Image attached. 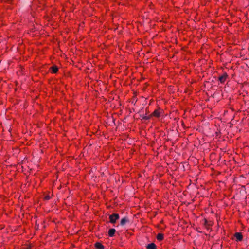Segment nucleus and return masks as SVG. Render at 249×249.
I'll list each match as a JSON object with an SVG mask.
<instances>
[{"instance_id": "f257e3e1", "label": "nucleus", "mask_w": 249, "mask_h": 249, "mask_svg": "<svg viewBox=\"0 0 249 249\" xmlns=\"http://www.w3.org/2000/svg\"><path fill=\"white\" fill-rule=\"evenodd\" d=\"M109 218L110 223H114L119 218V215L117 213H113L109 215Z\"/></svg>"}, {"instance_id": "f03ea898", "label": "nucleus", "mask_w": 249, "mask_h": 249, "mask_svg": "<svg viewBox=\"0 0 249 249\" xmlns=\"http://www.w3.org/2000/svg\"><path fill=\"white\" fill-rule=\"evenodd\" d=\"M235 237L236 239V240L238 241H241L243 239V236L242 234L240 232H236L235 234Z\"/></svg>"}, {"instance_id": "7ed1b4c3", "label": "nucleus", "mask_w": 249, "mask_h": 249, "mask_svg": "<svg viewBox=\"0 0 249 249\" xmlns=\"http://www.w3.org/2000/svg\"><path fill=\"white\" fill-rule=\"evenodd\" d=\"M227 75L226 73L223 74L219 77V80L221 83H224L227 79Z\"/></svg>"}, {"instance_id": "20e7f679", "label": "nucleus", "mask_w": 249, "mask_h": 249, "mask_svg": "<svg viewBox=\"0 0 249 249\" xmlns=\"http://www.w3.org/2000/svg\"><path fill=\"white\" fill-rule=\"evenodd\" d=\"M129 221V220L127 217H124L122 218L120 222V225L121 226H124L127 222Z\"/></svg>"}, {"instance_id": "39448f33", "label": "nucleus", "mask_w": 249, "mask_h": 249, "mask_svg": "<svg viewBox=\"0 0 249 249\" xmlns=\"http://www.w3.org/2000/svg\"><path fill=\"white\" fill-rule=\"evenodd\" d=\"M115 231H116V230L115 229H113V228L110 229L108 231L109 236L112 237L113 236H114Z\"/></svg>"}, {"instance_id": "423d86ee", "label": "nucleus", "mask_w": 249, "mask_h": 249, "mask_svg": "<svg viewBox=\"0 0 249 249\" xmlns=\"http://www.w3.org/2000/svg\"><path fill=\"white\" fill-rule=\"evenodd\" d=\"M147 249H155L156 245L154 243H151L146 246Z\"/></svg>"}, {"instance_id": "0eeeda50", "label": "nucleus", "mask_w": 249, "mask_h": 249, "mask_svg": "<svg viewBox=\"0 0 249 249\" xmlns=\"http://www.w3.org/2000/svg\"><path fill=\"white\" fill-rule=\"evenodd\" d=\"M95 246L98 249H104V246L100 243L97 242L95 244Z\"/></svg>"}, {"instance_id": "6e6552de", "label": "nucleus", "mask_w": 249, "mask_h": 249, "mask_svg": "<svg viewBox=\"0 0 249 249\" xmlns=\"http://www.w3.org/2000/svg\"><path fill=\"white\" fill-rule=\"evenodd\" d=\"M50 69L52 70V72L54 73H56L58 71V68L56 66H53L50 68Z\"/></svg>"}, {"instance_id": "1a4fd4ad", "label": "nucleus", "mask_w": 249, "mask_h": 249, "mask_svg": "<svg viewBox=\"0 0 249 249\" xmlns=\"http://www.w3.org/2000/svg\"><path fill=\"white\" fill-rule=\"evenodd\" d=\"M164 235L162 233H158L157 236V239L159 241H161L163 239Z\"/></svg>"}, {"instance_id": "9d476101", "label": "nucleus", "mask_w": 249, "mask_h": 249, "mask_svg": "<svg viewBox=\"0 0 249 249\" xmlns=\"http://www.w3.org/2000/svg\"><path fill=\"white\" fill-rule=\"evenodd\" d=\"M160 111L158 110H155L153 113V115L156 117H159L160 116Z\"/></svg>"}, {"instance_id": "9b49d317", "label": "nucleus", "mask_w": 249, "mask_h": 249, "mask_svg": "<svg viewBox=\"0 0 249 249\" xmlns=\"http://www.w3.org/2000/svg\"><path fill=\"white\" fill-rule=\"evenodd\" d=\"M50 196H45V200H47L50 199Z\"/></svg>"}, {"instance_id": "f8f14e48", "label": "nucleus", "mask_w": 249, "mask_h": 249, "mask_svg": "<svg viewBox=\"0 0 249 249\" xmlns=\"http://www.w3.org/2000/svg\"><path fill=\"white\" fill-rule=\"evenodd\" d=\"M142 118H143V119L147 120V119H148L149 118V117H147V116H143V117H142Z\"/></svg>"}, {"instance_id": "ddd939ff", "label": "nucleus", "mask_w": 249, "mask_h": 249, "mask_svg": "<svg viewBox=\"0 0 249 249\" xmlns=\"http://www.w3.org/2000/svg\"><path fill=\"white\" fill-rule=\"evenodd\" d=\"M142 99L144 100V101H145V100H146V99H145V98H144V97H141V102L142 101Z\"/></svg>"}]
</instances>
